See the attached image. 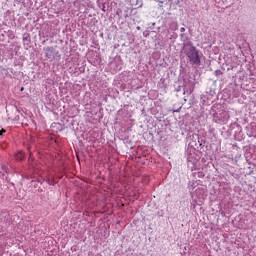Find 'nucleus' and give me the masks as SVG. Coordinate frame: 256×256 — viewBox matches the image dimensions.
<instances>
[{
	"label": "nucleus",
	"mask_w": 256,
	"mask_h": 256,
	"mask_svg": "<svg viewBox=\"0 0 256 256\" xmlns=\"http://www.w3.org/2000/svg\"><path fill=\"white\" fill-rule=\"evenodd\" d=\"M46 57L48 59H61V54L59 51L55 50L53 47L46 48Z\"/></svg>",
	"instance_id": "obj_3"
},
{
	"label": "nucleus",
	"mask_w": 256,
	"mask_h": 256,
	"mask_svg": "<svg viewBox=\"0 0 256 256\" xmlns=\"http://www.w3.org/2000/svg\"><path fill=\"white\" fill-rule=\"evenodd\" d=\"M3 133H5V129L0 130V136L3 135Z\"/></svg>",
	"instance_id": "obj_9"
},
{
	"label": "nucleus",
	"mask_w": 256,
	"mask_h": 256,
	"mask_svg": "<svg viewBox=\"0 0 256 256\" xmlns=\"http://www.w3.org/2000/svg\"><path fill=\"white\" fill-rule=\"evenodd\" d=\"M16 159H18V161H23V154H17Z\"/></svg>",
	"instance_id": "obj_5"
},
{
	"label": "nucleus",
	"mask_w": 256,
	"mask_h": 256,
	"mask_svg": "<svg viewBox=\"0 0 256 256\" xmlns=\"http://www.w3.org/2000/svg\"><path fill=\"white\" fill-rule=\"evenodd\" d=\"M138 30H140L141 28L140 27H137Z\"/></svg>",
	"instance_id": "obj_12"
},
{
	"label": "nucleus",
	"mask_w": 256,
	"mask_h": 256,
	"mask_svg": "<svg viewBox=\"0 0 256 256\" xmlns=\"http://www.w3.org/2000/svg\"><path fill=\"white\" fill-rule=\"evenodd\" d=\"M24 89H25L24 87H21L20 91H24Z\"/></svg>",
	"instance_id": "obj_10"
},
{
	"label": "nucleus",
	"mask_w": 256,
	"mask_h": 256,
	"mask_svg": "<svg viewBox=\"0 0 256 256\" xmlns=\"http://www.w3.org/2000/svg\"><path fill=\"white\" fill-rule=\"evenodd\" d=\"M180 32L185 33V28L184 27L180 28Z\"/></svg>",
	"instance_id": "obj_7"
},
{
	"label": "nucleus",
	"mask_w": 256,
	"mask_h": 256,
	"mask_svg": "<svg viewBox=\"0 0 256 256\" xmlns=\"http://www.w3.org/2000/svg\"><path fill=\"white\" fill-rule=\"evenodd\" d=\"M4 171H5V173H9L10 169L6 167V168H4Z\"/></svg>",
	"instance_id": "obj_8"
},
{
	"label": "nucleus",
	"mask_w": 256,
	"mask_h": 256,
	"mask_svg": "<svg viewBox=\"0 0 256 256\" xmlns=\"http://www.w3.org/2000/svg\"><path fill=\"white\" fill-rule=\"evenodd\" d=\"M159 3H163V1L159 0Z\"/></svg>",
	"instance_id": "obj_11"
},
{
	"label": "nucleus",
	"mask_w": 256,
	"mask_h": 256,
	"mask_svg": "<svg viewBox=\"0 0 256 256\" xmlns=\"http://www.w3.org/2000/svg\"><path fill=\"white\" fill-rule=\"evenodd\" d=\"M214 119H217V121H220V123H227L230 119L229 112L225 110L214 112Z\"/></svg>",
	"instance_id": "obj_2"
},
{
	"label": "nucleus",
	"mask_w": 256,
	"mask_h": 256,
	"mask_svg": "<svg viewBox=\"0 0 256 256\" xmlns=\"http://www.w3.org/2000/svg\"><path fill=\"white\" fill-rule=\"evenodd\" d=\"M183 49L191 65H201V56L199 55V50L193 46V42H185L183 44Z\"/></svg>",
	"instance_id": "obj_1"
},
{
	"label": "nucleus",
	"mask_w": 256,
	"mask_h": 256,
	"mask_svg": "<svg viewBox=\"0 0 256 256\" xmlns=\"http://www.w3.org/2000/svg\"><path fill=\"white\" fill-rule=\"evenodd\" d=\"M180 39H181V41H183L185 43V41H187V39H189V38L187 37V34H181Z\"/></svg>",
	"instance_id": "obj_4"
},
{
	"label": "nucleus",
	"mask_w": 256,
	"mask_h": 256,
	"mask_svg": "<svg viewBox=\"0 0 256 256\" xmlns=\"http://www.w3.org/2000/svg\"><path fill=\"white\" fill-rule=\"evenodd\" d=\"M47 183H48V185H53V181L52 180H47Z\"/></svg>",
	"instance_id": "obj_6"
}]
</instances>
